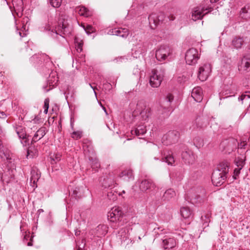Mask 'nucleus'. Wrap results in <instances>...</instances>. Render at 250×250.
<instances>
[{
    "mask_svg": "<svg viewBox=\"0 0 250 250\" xmlns=\"http://www.w3.org/2000/svg\"><path fill=\"white\" fill-rule=\"evenodd\" d=\"M165 70L163 68L154 69L150 76L149 83L153 87H158L163 80Z\"/></svg>",
    "mask_w": 250,
    "mask_h": 250,
    "instance_id": "obj_1",
    "label": "nucleus"
},
{
    "mask_svg": "<svg viewBox=\"0 0 250 250\" xmlns=\"http://www.w3.org/2000/svg\"><path fill=\"white\" fill-rule=\"evenodd\" d=\"M172 54V50L167 45H161L156 50L155 57L159 62L167 60Z\"/></svg>",
    "mask_w": 250,
    "mask_h": 250,
    "instance_id": "obj_2",
    "label": "nucleus"
},
{
    "mask_svg": "<svg viewBox=\"0 0 250 250\" xmlns=\"http://www.w3.org/2000/svg\"><path fill=\"white\" fill-rule=\"evenodd\" d=\"M210 9V7L206 6L204 4L195 7L191 12L192 19L194 21L201 19L204 15L209 12Z\"/></svg>",
    "mask_w": 250,
    "mask_h": 250,
    "instance_id": "obj_3",
    "label": "nucleus"
},
{
    "mask_svg": "<svg viewBox=\"0 0 250 250\" xmlns=\"http://www.w3.org/2000/svg\"><path fill=\"white\" fill-rule=\"evenodd\" d=\"M180 133L178 131H168L162 138V143L165 145H169L177 143L179 138Z\"/></svg>",
    "mask_w": 250,
    "mask_h": 250,
    "instance_id": "obj_4",
    "label": "nucleus"
},
{
    "mask_svg": "<svg viewBox=\"0 0 250 250\" xmlns=\"http://www.w3.org/2000/svg\"><path fill=\"white\" fill-rule=\"evenodd\" d=\"M199 59L198 50L194 48L188 49L185 55V60L187 64L192 65L195 64Z\"/></svg>",
    "mask_w": 250,
    "mask_h": 250,
    "instance_id": "obj_5",
    "label": "nucleus"
},
{
    "mask_svg": "<svg viewBox=\"0 0 250 250\" xmlns=\"http://www.w3.org/2000/svg\"><path fill=\"white\" fill-rule=\"evenodd\" d=\"M211 71L210 64L209 63L204 64L199 67L198 77L201 81H205L209 76Z\"/></svg>",
    "mask_w": 250,
    "mask_h": 250,
    "instance_id": "obj_6",
    "label": "nucleus"
},
{
    "mask_svg": "<svg viewBox=\"0 0 250 250\" xmlns=\"http://www.w3.org/2000/svg\"><path fill=\"white\" fill-rule=\"evenodd\" d=\"M55 32L57 34L61 33L64 35H69L71 32V26L67 21H60L58 27L55 29Z\"/></svg>",
    "mask_w": 250,
    "mask_h": 250,
    "instance_id": "obj_7",
    "label": "nucleus"
},
{
    "mask_svg": "<svg viewBox=\"0 0 250 250\" xmlns=\"http://www.w3.org/2000/svg\"><path fill=\"white\" fill-rule=\"evenodd\" d=\"M123 215V212L119 207H114L108 212L107 218L110 222L119 221Z\"/></svg>",
    "mask_w": 250,
    "mask_h": 250,
    "instance_id": "obj_8",
    "label": "nucleus"
},
{
    "mask_svg": "<svg viewBox=\"0 0 250 250\" xmlns=\"http://www.w3.org/2000/svg\"><path fill=\"white\" fill-rule=\"evenodd\" d=\"M227 178V176L219 170H215L212 175V182L216 186H221Z\"/></svg>",
    "mask_w": 250,
    "mask_h": 250,
    "instance_id": "obj_9",
    "label": "nucleus"
},
{
    "mask_svg": "<svg viewBox=\"0 0 250 250\" xmlns=\"http://www.w3.org/2000/svg\"><path fill=\"white\" fill-rule=\"evenodd\" d=\"M154 159L165 162L170 166H172L175 162L174 157L171 152H164V153L159 154V156H155Z\"/></svg>",
    "mask_w": 250,
    "mask_h": 250,
    "instance_id": "obj_10",
    "label": "nucleus"
},
{
    "mask_svg": "<svg viewBox=\"0 0 250 250\" xmlns=\"http://www.w3.org/2000/svg\"><path fill=\"white\" fill-rule=\"evenodd\" d=\"M245 156L241 155L237 157L235 160V164L236 167L234 170V179H236V177L238 176L240 173L241 169L243 168L245 164Z\"/></svg>",
    "mask_w": 250,
    "mask_h": 250,
    "instance_id": "obj_11",
    "label": "nucleus"
},
{
    "mask_svg": "<svg viewBox=\"0 0 250 250\" xmlns=\"http://www.w3.org/2000/svg\"><path fill=\"white\" fill-rule=\"evenodd\" d=\"M131 229L130 227L126 226L125 227L122 228L119 231L118 237L122 241H129V230Z\"/></svg>",
    "mask_w": 250,
    "mask_h": 250,
    "instance_id": "obj_12",
    "label": "nucleus"
},
{
    "mask_svg": "<svg viewBox=\"0 0 250 250\" xmlns=\"http://www.w3.org/2000/svg\"><path fill=\"white\" fill-rule=\"evenodd\" d=\"M163 20L164 14L163 13H160L159 15H157L156 14H152L148 17L149 22L152 27V24L154 26H156L160 21H162Z\"/></svg>",
    "mask_w": 250,
    "mask_h": 250,
    "instance_id": "obj_13",
    "label": "nucleus"
},
{
    "mask_svg": "<svg viewBox=\"0 0 250 250\" xmlns=\"http://www.w3.org/2000/svg\"><path fill=\"white\" fill-rule=\"evenodd\" d=\"M182 157L185 163L188 164H192L195 160L193 152L190 150L183 152L182 154Z\"/></svg>",
    "mask_w": 250,
    "mask_h": 250,
    "instance_id": "obj_14",
    "label": "nucleus"
},
{
    "mask_svg": "<svg viewBox=\"0 0 250 250\" xmlns=\"http://www.w3.org/2000/svg\"><path fill=\"white\" fill-rule=\"evenodd\" d=\"M109 34L126 38L129 34V31L126 28L114 29L110 30Z\"/></svg>",
    "mask_w": 250,
    "mask_h": 250,
    "instance_id": "obj_15",
    "label": "nucleus"
},
{
    "mask_svg": "<svg viewBox=\"0 0 250 250\" xmlns=\"http://www.w3.org/2000/svg\"><path fill=\"white\" fill-rule=\"evenodd\" d=\"M191 97L197 102H200L203 99L202 90L200 87H196L192 89Z\"/></svg>",
    "mask_w": 250,
    "mask_h": 250,
    "instance_id": "obj_16",
    "label": "nucleus"
},
{
    "mask_svg": "<svg viewBox=\"0 0 250 250\" xmlns=\"http://www.w3.org/2000/svg\"><path fill=\"white\" fill-rule=\"evenodd\" d=\"M146 131V126L144 124H140L137 125V127L134 129L132 130L131 133L132 135H136V136H140L144 135Z\"/></svg>",
    "mask_w": 250,
    "mask_h": 250,
    "instance_id": "obj_17",
    "label": "nucleus"
},
{
    "mask_svg": "<svg viewBox=\"0 0 250 250\" xmlns=\"http://www.w3.org/2000/svg\"><path fill=\"white\" fill-rule=\"evenodd\" d=\"M180 214L185 219L192 218L193 215V211L188 207H183L180 209Z\"/></svg>",
    "mask_w": 250,
    "mask_h": 250,
    "instance_id": "obj_18",
    "label": "nucleus"
},
{
    "mask_svg": "<svg viewBox=\"0 0 250 250\" xmlns=\"http://www.w3.org/2000/svg\"><path fill=\"white\" fill-rule=\"evenodd\" d=\"M12 4L15 11L18 15H21L23 10L22 0H12Z\"/></svg>",
    "mask_w": 250,
    "mask_h": 250,
    "instance_id": "obj_19",
    "label": "nucleus"
},
{
    "mask_svg": "<svg viewBox=\"0 0 250 250\" xmlns=\"http://www.w3.org/2000/svg\"><path fill=\"white\" fill-rule=\"evenodd\" d=\"M14 170H8L7 171L4 172L1 175V180L3 183H9L11 179L14 177Z\"/></svg>",
    "mask_w": 250,
    "mask_h": 250,
    "instance_id": "obj_20",
    "label": "nucleus"
},
{
    "mask_svg": "<svg viewBox=\"0 0 250 250\" xmlns=\"http://www.w3.org/2000/svg\"><path fill=\"white\" fill-rule=\"evenodd\" d=\"M119 177L126 181H129L134 178L133 174L131 169L124 170L119 174Z\"/></svg>",
    "mask_w": 250,
    "mask_h": 250,
    "instance_id": "obj_21",
    "label": "nucleus"
},
{
    "mask_svg": "<svg viewBox=\"0 0 250 250\" xmlns=\"http://www.w3.org/2000/svg\"><path fill=\"white\" fill-rule=\"evenodd\" d=\"M76 11L80 16L88 17L92 15V12L83 6H79L76 8Z\"/></svg>",
    "mask_w": 250,
    "mask_h": 250,
    "instance_id": "obj_22",
    "label": "nucleus"
},
{
    "mask_svg": "<svg viewBox=\"0 0 250 250\" xmlns=\"http://www.w3.org/2000/svg\"><path fill=\"white\" fill-rule=\"evenodd\" d=\"M153 185V184L151 180H144L141 182L139 188L142 191L145 192L150 188Z\"/></svg>",
    "mask_w": 250,
    "mask_h": 250,
    "instance_id": "obj_23",
    "label": "nucleus"
},
{
    "mask_svg": "<svg viewBox=\"0 0 250 250\" xmlns=\"http://www.w3.org/2000/svg\"><path fill=\"white\" fill-rule=\"evenodd\" d=\"M163 247L165 249H169L176 246V241L173 238L165 239L163 240Z\"/></svg>",
    "mask_w": 250,
    "mask_h": 250,
    "instance_id": "obj_24",
    "label": "nucleus"
},
{
    "mask_svg": "<svg viewBox=\"0 0 250 250\" xmlns=\"http://www.w3.org/2000/svg\"><path fill=\"white\" fill-rule=\"evenodd\" d=\"M240 15L243 19L247 20L250 19V4L242 8Z\"/></svg>",
    "mask_w": 250,
    "mask_h": 250,
    "instance_id": "obj_25",
    "label": "nucleus"
},
{
    "mask_svg": "<svg viewBox=\"0 0 250 250\" xmlns=\"http://www.w3.org/2000/svg\"><path fill=\"white\" fill-rule=\"evenodd\" d=\"M46 134L45 128L41 127L34 134L32 142H36L42 138Z\"/></svg>",
    "mask_w": 250,
    "mask_h": 250,
    "instance_id": "obj_26",
    "label": "nucleus"
},
{
    "mask_svg": "<svg viewBox=\"0 0 250 250\" xmlns=\"http://www.w3.org/2000/svg\"><path fill=\"white\" fill-rule=\"evenodd\" d=\"M176 196L175 191L172 188L167 189L162 196L164 201H169Z\"/></svg>",
    "mask_w": 250,
    "mask_h": 250,
    "instance_id": "obj_27",
    "label": "nucleus"
},
{
    "mask_svg": "<svg viewBox=\"0 0 250 250\" xmlns=\"http://www.w3.org/2000/svg\"><path fill=\"white\" fill-rule=\"evenodd\" d=\"M96 235L98 237L105 235L107 232V227L104 225H99L96 229Z\"/></svg>",
    "mask_w": 250,
    "mask_h": 250,
    "instance_id": "obj_28",
    "label": "nucleus"
},
{
    "mask_svg": "<svg viewBox=\"0 0 250 250\" xmlns=\"http://www.w3.org/2000/svg\"><path fill=\"white\" fill-rule=\"evenodd\" d=\"M151 109L149 107H145L140 113L143 121H146L151 115Z\"/></svg>",
    "mask_w": 250,
    "mask_h": 250,
    "instance_id": "obj_29",
    "label": "nucleus"
},
{
    "mask_svg": "<svg viewBox=\"0 0 250 250\" xmlns=\"http://www.w3.org/2000/svg\"><path fill=\"white\" fill-rule=\"evenodd\" d=\"M229 164L227 162H223L218 165L217 169L216 170H219L221 172L224 173L227 175V173L229 171Z\"/></svg>",
    "mask_w": 250,
    "mask_h": 250,
    "instance_id": "obj_30",
    "label": "nucleus"
},
{
    "mask_svg": "<svg viewBox=\"0 0 250 250\" xmlns=\"http://www.w3.org/2000/svg\"><path fill=\"white\" fill-rule=\"evenodd\" d=\"M31 182L34 185H35L40 177V173H39L37 170L35 169H32L31 172ZM33 186L34 187V185Z\"/></svg>",
    "mask_w": 250,
    "mask_h": 250,
    "instance_id": "obj_31",
    "label": "nucleus"
},
{
    "mask_svg": "<svg viewBox=\"0 0 250 250\" xmlns=\"http://www.w3.org/2000/svg\"><path fill=\"white\" fill-rule=\"evenodd\" d=\"M244 40L241 37H235L232 41V45L236 49H239L241 47Z\"/></svg>",
    "mask_w": 250,
    "mask_h": 250,
    "instance_id": "obj_32",
    "label": "nucleus"
},
{
    "mask_svg": "<svg viewBox=\"0 0 250 250\" xmlns=\"http://www.w3.org/2000/svg\"><path fill=\"white\" fill-rule=\"evenodd\" d=\"M16 131L19 138L25 139L26 138V134L24 127L22 126L19 125L16 127Z\"/></svg>",
    "mask_w": 250,
    "mask_h": 250,
    "instance_id": "obj_33",
    "label": "nucleus"
},
{
    "mask_svg": "<svg viewBox=\"0 0 250 250\" xmlns=\"http://www.w3.org/2000/svg\"><path fill=\"white\" fill-rule=\"evenodd\" d=\"M242 65L246 69L250 68V55L245 56L242 60Z\"/></svg>",
    "mask_w": 250,
    "mask_h": 250,
    "instance_id": "obj_34",
    "label": "nucleus"
},
{
    "mask_svg": "<svg viewBox=\"0 0 250 250\" xmlns=\"http://www.w3.org/2000/svg\"><path fill=\"white\" fill-rule=\"evenodd\" d=\"M115 184L114 181L111 178L104 179L103 183V186L105 188H112Z\"/></svg>",
    "mask_w": 250,
    "mask_h": 250,
    "instance_id": "obj_35",
    "label": "nucleus"
},
{
    "mask_svg": "<svg viewBox=\"0 0 250 250\" xmlns=\"http://www.w3.org/2000/svg\"><path fill=\"white\" fill-rule=\"evenodd\" d=\"M167 109L163 108L162 106H159L157 110V114L160 117H165L167 116Z\"/></svg>",
    "mask_w": 250,
    "mask_h": 250,
    "instance_id": "obj_36",
    "label": "nucleus"
},
{
    "mask_svg": "<svg viewBox=\"0 0 250 250\" xmlns=\"http://www.w3.org/2000/svg\"><path fill=\"white\" fill-rule=\"evenodd\" d=\"M239 100L242 102V103H244V101H250L249 102L250 104L249 107H250V91H246L245 93L243 94L240 98H239Z\"/></svg>",
    "mask_w": 250,
    "mask_h": 250,
    "instance_id": "obj_37",
    "label": "nucleus"
},
{
    "mask_svg": "<svg viewBox=\"0 0 250 250\" xmlns=\"http://www.w3.org/2000/svg\"><path fill=\"white\" fill-rule=\"evenodd\" d=\"M153 232L156 237H158L166 233V231L161 227H157L153 229Z\"/></svg>",
    "mask_w": 250,
    "mask_h": 250,
    "instance_id": "obj_38",
    "label": "nucleus"
},
{
    "mask_svg": "<svg viewBox=\"0 0 250 250\" xmlns=\"http://www.w3.org/2000/svg\"><path fill=\"white\" fill-rule=\"evenodd\" d=\"M0 155L2 159H6V160L10 159L9 150H1V147H0Z\"/></svg>",
    "mask_w": 250,
    "mask_h": 250,
    "instance_id": "obj_39",
    "label": "nucleus"
},
{
    "mask_svg": "<svg viewBox=\"0 0 250 250\" xmlns=\"http://www.w3.org/2000/svg\"><path fill=\"white\" fill-rule=\"evenodd\" d=\"M58 81V78L53 77V76H49V79L48 80L49 86H52L53 87L56 86L57 84Z\"/></svg>",
    "mask_w": 250,
    "mask_h": 250,
    "instance_id": "obj_40",
    "label": "nucleus"
},
{
    "mask_svg": "<svg viewBox=\"0 0 250 250\" xmlns=\"http://www.w3.org/2000/svg\"><path fill=\"white\" fill-rule=\"evenodd\" d=\"M76 48L78 52H81L83 50V42L82 41L79 42L78 39H75Z\"/></svg>",
    "mask_w": 250,
    "mask_h": 250,
    "instance_id": "obj_41",
    "label": "nucleus"
},
{
    "mask_svg": "<svg viewBox=\"0 0 250 250\" xmlns=\"http://www.w3.org/2000/svg\"><path fill=\"white\" fill-rule=\"evenodd\" d=\"M49 1L53 7L58 8L61 6L62 0H49Z\"/></svg>",
    "mask_w": 250,
    "mask_h": 250,
    "instance_id": "obj_42",
    "label": "nucleus"
},
{
    "mask_svg": "<svg viewBox=\"0 0 250 250\" xmlns=\"http://www.w3.org/2000/svg\"><path fill=\"white\" fill-rule=\"evenodd\" d=\"M71 137L74 139L78 140L82 137V132L74 131L71 134Z\"/></svg>",
    "mask_w": 250,
    "mask_h": 250,
    "instance_id": "obj_43",
    "label": "nucleus"
},
{
    "mask_svg": "<svg viewBox=\"0 0 250 250\" xmlns=\"http://www.w3.org/2000/svg\"><path fill=\"white\" fill-rule=\"evenodd\" d=\"M100 165L97 159H94L92 161V163L91 164V167L93 169H95L96 170L97 168L100 167Z\"/></svg>",
    "mask_w": 250,
    "mask_h": 250,
    "instance_id": "obj_44",
    "label": "nucleus"
},
{
    "mask_svg": "<svg viewBox=\"0 0 250 250\" xmlns=\"http://www.w3.org/2000/svg\"><path fill=\"white\" fill-rule=\"evenodd\" d=\"M210 213H207L204 216H202L201 217V219L204 222V223H208V222H210Z\"/></svg>",
    "mask_w": 250,
    "mask_h": 250,
    "instance_id": "obj_45",
    "label": "nucleus"
},
{
    "mask_svg": "<svg viewBox=\"0 0 250 250\" xmlns=\"http://www.w3.org/2000/svg\"><path fill=\"white\" fill-rule=\"evenodd\" d=\"M61 155L59 153L56 154L55 155L51 157L52 161L54 163H57L61 160Z\"/></svg>",
    "mask_w": 250,
    "mask_h": 250,
    "instance_id": "obj_46",
    "label": "nucleus"
},
{
    "mask_svg": "<svg viewBox=\"0 0 250 250\" xmlns=\"http://www.w3.org/2000/svg\"><path fill=\"white\" fill-rule=\"evenodd\" d=\"M192 191L193 190H191L190 192L189 193V197L191 198V200H192V199H198L200 197V195L199 194H197V195H194L192 194Z\"/></svg>",
    "mask_w": 250,
    "mask_h": 250,
    "instance_id": "obj_47",
    "label": "nucleus"
},
{
    "mask_svg": "<svg viewBox=\"0 0 250 250\" xmlns=\"http://www.w3.org/2000/svg\"><path fill=\"white\" fill-rule=\"evenodd\" d=\"M166 100L167 102L170 103L173 100V96L171 94H168L166 98Z\"/></svg>",
    "mask_w": 250,
    "mask_h": 250,
    "instance_id": "obj_48",
    "label": "nucleus"
},
{
    "mask_svg": "<svg viewBox=\"0 0 250 250\" xmlns=\"http://www.w3.org/2000/svg\"><path fill=\"white\" fill-rule=\"evenodd\" d=\"M84 30L87 34H90L93 31L92 26L89 25H87L86 28H85Z\"/></svg>",
    "mask_w": 250,
    "mask_h": 250,
    "instance_id": "obj_49",
    "label": "nucleus"
},
{
    "mask_svg": "<svg viewBox=\"0 0 250 250\" xmlns=\"http://www.w3.org/2000/svg\"><path fill=\"white\" fill-rule=\"evenodd\" d=\"M49 99H46L44 102V108H49Z\"/></svg>",
    "mask_w": 250,
    "mask_h": 250,
    "instance_id": "obj_50",
    "label": "nucleus"
},
{
    "mask_svg": "<svg viewBox=\"0 0 250 250\" xmlns=\"http://www.w3.org/2000/svg\"><path fill=\"white\" fill-rule=\"evenodd\" d=\"M125 58L124 57H119L117 59H116L115 60V61H116V62H123L125 61Z\"/></svg>",
    "mask_w": 250,
    "mask_h": 250,
    "instance_id": "obj_51",
    "label": "nucleus"
},
{
    "mask_svg": "<svg viewBox=\"0 0 250 250\" xmlns=\"http://www.w3.org/2000/svg\"><path fill=\"white\" fill-rule=\"evenodd\" d=\"M6 114L2 111V112H0V119H4L6 117Z\"/></svg>",
    "mask_w": 250,
    "mask_h": 250,
    "instance_id": "obj_52",
    "label": "nucleus"
},
{
    "mask_svg": "<svg viewBox=\"0 0 250 250\" xmlns=\"http://www.w3.org/2000/svg\"><path fill=\"white\" fill-rule=\"evenodd\" d=\"M111 196H113V198H112V200H114V199H115L116 198V196H114L113 194H112L111 192V193H108L107 194V196H108V198L110 199H111V198L110 197Z\"/></svg>",
    "mask_w": 250,
    "mask_h": 250,
    "instance_id": "obj_53",
    "label": "nucleus"
},
{
    "mask_svg": "<svg viewBox=\"0 0 250 250\" xmlns=\"http://www.w3.org/2000/svg\"><path fill=\"white\" fill-rule=\"evenodd\" d=\"M80 230H75V234L76 235V236H78L80 234Z\"/></svg>",
    "mask_w": 250,
    "mask_h": 250,
    "instance_id": "obj_54",
    "label": "nucleus"
},
{
    "mask_svg": "<svg viewBox=\"0 0 250 250\" xmlns=\"http://www.w3.org/2000/svg\"><path fill=\"white\" fill-rule=\"evenodd\" d=\"M169 19L170 21H173L175 19V17L173 16H171V17H169Z\"/></svg>",
    "mask_w": 250,
    "mask_h": 250,
    "instance_id": "obj_55",
    "label": "nucleus"
},
{
    "mask_svg": "<svg viewBox=\"0 0 250 250\" xmlns=\"http://www.w3.org/2000/svg\"><path fill=\"white\" fill-rule=\"evenodd\" d=\"M89 85L90 86V87H91V88L94 90V93H95V95H96V92H95V88L94 87H93V86L91 85V84L90 83H89Z\"/></svg>",
    "mask_w": 250,
    "mask_h": 250,
    "instance_id": "obj_56",
    "label": "nucleus"
},
{
    "mask_svg": "<svg viewBox=\"0 0 250 250\" xmlns=\"http://www.w3.org/2000/svg\"><path fill=\"white\" fill-rule=\"evenodd\" d=\"M44 108V113L45 114H47V112H48V108Z\"/></svg>",
    "mask_w": 250,
    "mask_h": 250,
    "instance_id": "obj_57",
    "label": "nucleus"
},
{
    "mask_svg": "<svg viewBox=\"0 0 250 250\" xmlns=\"http://www.w3.org/2000/svg\"><path fill=\"white\" fill-rule=\"evenodd\" d=\"M30 151L31 150L30 149L28 150V151H27V157L30 156Z\"/></svg>",
    "mask_w": 250,
    "mask_h": 250,
    "instance_id": "obj_58",
    "label": "nucleus"
},
{
    "mask_svg": "<svg viewBox=\"0 0 250 250\" xmlns=\"http://www.w3.org/2000/svg\"><path fill=\"white\" fill-rule=\"evenodd\" d=\"M27 245L28 246H31L32 245V243L31 242H29L28 243Z\"/></svg>",
    "mask_w": 250,
    "mask_h": 250,
    "instance_id": "obj_59",
    "label": "nucleus"
},
{
    "mask_svg": "<svg viewBox=\"0 0 250 250\" xmlns=\"http://www.w3.org/2000/svg\"><path fill=\"white\" fill-rule=\"evenodd\" d=\"M103 108L104 109V112L106 113V114H107V112H106V109H105V108L104 106H103Z\"/></svg>",
    "mask_w": 250,
    "mask_h": 250,
    "instance_id": "obj_60",
    "label": "nucleus"
},
{
    "mask_svg": "<svg viewBox=\"0 0 250 250\" xmlns=\"http://www.w3.org/2000/svg\"><path fill=\"white\" fill-rule=\"evenodd\" d=\"M188 78H186V77H184V82L186 81L187 80Z\"/></svg>",
    "mask_w": 250,
    "mask_h": 250,
    "instance_id": "obj_61",
    "label": "nucleus"
},
{
    "mask_svg": "<svg viewBox=\"0 0 250 250\" xmlns=\"http://www.w3.org/2000/svg\"><path fill=\"white\" fill-rule=\"evenodd\" d=\"M19 35H20L21 37H22V36H21V32H19Z\"/></svg>",
    "mask_w": 250,
    "mask_h": 250,
    "instance_id": "obj_62",
    "label": "nucleus"
},
{
    "mask_svg": "<svg viewBox=\"0 0 250 250\" xmlns=\"http://www.w3.org/2000/svg\"><path fill=\"white\" fill-rule=\"evenodd\" d=\"M180 77L179 78V80H178V81L180 83H182V81L180 80Z\"/></svg>",
    "mask_w": 250,
    "mask_h": 250,
    "instance_id": "obj_63",
    "label": "nucleus"
},
{
    "mask_svg": "<svg viewBox=\"0 0 250 250\" xmlns=\"http://www.w3.org/2000/svg\"><path fill=\"white\" fill-rule=\"evenodd\" d=\"M122 193H125V190H123L122 192Z\"/></svg>",
    "mask_w": 250,
    "mask_h": 250,
    "instance_id": "obj_64",
    "label": "nucleus"
}]
</instances>
